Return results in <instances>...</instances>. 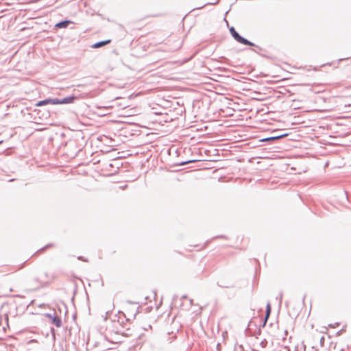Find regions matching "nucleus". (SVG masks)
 Wrapping results in <instances>:
<instances>
[{"label":"nucleus","instance_id":"8","mask_svg":"<svg viewBox=\"0 0 351 351\" xmlns=\"http://www.w3.org/2000/svg\"><path fill=\"white\" fill-rule=\"evenodd\" d=\"M270 313H271V306H270V304L268 303L267 304V306H266V312H265V322H264V324L263 325L265 324L268 317H269L270 315Z\"/></svg>","mask_w":351,"mask_h":351},{"label":"nucleus","instance_id":"3","mask_svg":"<svg viewBox=\"0 0 351 351\" xmlns=\"http://www.w3.org/2000/svg\"><path fill=\"white\" fill-rule=\"evenodd\" d=\"M76 99V97L71 95L66 97L63 99L55 98V105L56 104H73Z\"/></svg>","mask_w":351,"mask_h":351},{"label":"nucleus","instance_id":"4","mask_svg":"<svg viewBox=\"0 0 351 351\" xmlns=\"http://www.w3.org/2000/svg\"><path fill=\"white\" fill-rule=\"evenodd\" d=\"M46 317H49L51 320V323L55 325L57 328L62 326L61 319L56 316L55 314L47 313Z\"/></svg>","mask_w":351,"mask_h":351},{"label":"nucleus","instance_id":"6","mask_svg":"<svg viewBox=\"0 0 351 351\" xmlns=\"http://www.w3.org/2000/svg\"><path fill=\"white\" fill-rule=\"evenodd\" d=\"M73 22L69 20L62 21L55 25L56 28H66L68 25Z\"/></svg>","mask_w":351,"mask_h":351},{"label":"nucleus","instance_id":"11","mask_svg":"<svg viewBox=\"0 0 351 351\" xmlns=\"http://www.w3.org/2000/svg\"><path fill=\"white\" fill-rule=\"evenodd\" d=\"M279 351H289L287 348H282Z\"/></svg>","mask_w":351,"mask_h":351},{"label":"nucleus","instance_id":"10","mask_svg":"<svg viewBox=\"0 0 351 351\" xmlns=\"http://www.w3.org/2000/svg\"><path fill=\"white\" fill-rule=\"evenodd\" d=\"M286 136H287V134H282V135H280V136H278L270 137V138H267L266 140L278 139V138H282V137Z\"/></svg>","mask_w":351,"mask_h":351},{"label":"nucleus","instance_id":"13","mask_svg":"<svg viewBox=\"0 0 351 351\" xmlns=\"http://www.w3.org/2000/svg\"><path fill=\"white\" fill-rule=\"evenodd\" d=\"M2 143V141H0V144Z\"/></svg>","mask_w":351,"mask_h":351},{"label":"nucleus","instance_id":"7","mask_svg":"<svg viewBox=\"0 0 351 351\" xmlns=\"http://www.w3.org/2000/svg\"><path fill=\"white\" fill-rule=\"evenodd\" d=\"M110 43V40H103V41H99V42H97L96 43H95L92 47L93 48H99V47H103L108 43Z\"/></svg>","mask_w":351,"mask_h":351},{"label":"nucleus","instance_id":"2","mask_svg":"<svg viewBox=\"0 0 351 351\" xmlns=\"http://www.w3.org/2000/svg\"><path fill=\"white\" fill-rule=\"evenodd\" d=\"M230 32L232 35V36L239 43L245 45H249V46H254V44L246 38L242 37L239 35V34L235 30V29L232 27L230 29Z\"/></svg>","mask_w":351,"mask_h":351},{"label":"nucleus","instance_id":"1","mask_svg":"<svg viewBox=\"0 0 351 351\" xmlns=\"http://www.w3.org/2000/svg\"><path fill=\"white\" fill-rule=\"evenodd\" d=\"M114 325H116V332L125 334V330H130L131 324L129 319L125 318V314L122 312H119L117 322L114 323Z\"/></svg>","mask_w":351,"mask_h":351},{"label":"nucleus","instance_id":"9","mask_svg":"<svg viewBox=\"0 0 351 351\" xmlns=\"http://www.w3.org/2000/svg\"><path fill=\"white\" fill-rule=\"evenodd\" d=\"M45 276L46 277V282H51L56 278L54 275L49 276L47 272L45 273Z\"/></svg>","mask_w":351,"mask_h":351},{"label":"nucleus","instance_id":"5","mask_svg":"<svg viewBox=\"0 0 351 351\" xmlns=\"http://www.w3.org/2000/svg\"><path fill=\"white\" fill-rule=\"evenodd\" d=\"M54 101H55V98H49V99L42 100V101H39L38 102L36 103V106H42L47 105V104L55 105Z\"/></svg>","mask_w":351,"mask_h":351},{"label":"nucleus","instance_id":"12","mask_svg":"<svg viewBox=\"0 0 351 351\" xmlns=\"http://www.w3.org/2000/svg\"><path fill=\"white\" fill-rule=\"evenodd\" d=\"M324 340V337H322L321 338V341H323Z\"/></svg>","mask_w":351,"mask_h":351}]
</instances>
